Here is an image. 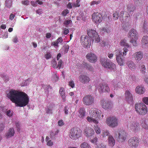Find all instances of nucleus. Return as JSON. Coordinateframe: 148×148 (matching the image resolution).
<instances>
[{
  "mask_svg": "<svg viewBox=\"0 0 148 148\" xmlns=\"http://www.w3.org/2000/svg\"><path fill=\"white\" fill-rule=\"evenodd\" d=\"M52 56L51 53L50 52H47L46 54L45 55V57L47 60L51 58Z\"/></svg>",
  "mask_w": 148,
  "mask_h": 148,
  "instance_id": "nucleus-41",
  "label": "nucleus"
},
{
  "mask_svg": "<svg viewBox=\"0 0 148 148\" xmlns=\"http://www.w3.org/2000/svg\"><path fill=\"white\" fill-rule=\"evenodd\" d=\"M126 64L129 68L131 70H134L136 68L135 64L132 60L127 61L126 62Z\"/></svg>",
  "mask_w": 148,
  "mask_h": 148,
  "instance_id": "nucleus-25",
  "label": "nucleus"
},
{
  "mask_svg": "<svg viewBox=\"0 0 148 148\" xmlns=\"http://www.w3.org/2000/svg\"><path fill=\"white\" fill-rule=\"evenodd\" d=\"M105 83H100L96 87V88L98 90L100 93H102L104 92V84Z\"/></svg>",
  "mask_w": 148,
  "mask_h": 148,
  "instance_id": "nucleus-29",
  "label": "nucleus"
},
{
  "mask_svg": "<svg viewBox=\"0 0 148 148\" xmlns=\"http://www.w3.org/2000/svg\"><path fill=\"white\" fill-rule=\"evenodd\" d=\"M136 92L138 94H143L145 92V88L142 86H137L135 89Z\"/></svg>",
  "mask_w": 148,
  "mask_h": 148,
  "instance_id": "nucleus-26",
  "label": "nucleus"
},
{
  "mask_svg": "<svg viewBox=\"0 0 148 148\" xmlns=\"http://www.w3.org/2000/svg\"><path fill=\"white\" fill-rule=\"evenodd\" d=\"M7 97L12 102L16 104L17 106L20 107L25 106L29 101L28 95L23 92L11 90L7 94Z\"/></svg>",
  "mask_w": 148,
  "mask_h": 148,
  "instance_id": "nucleus-1",
  "label": "nucleus"
},
{
  "mask_svg": "<svg viewBox=\"0 0 148 148\" xmlns=\"http://www.w3.org/2000/svg\"><path fill=\"white\" fill-rule=\"evenodd\" d=\"M82 135L81 130L77 128H73L71 129L69 134V137L73 140L78 139Z\"/></svg>",
  "mask_w": 148,
  "mask_h": 148,
  "instance_id": "nucleus-6",
  "label": "nucleus"
},
{
  "mask_svg": "<svg viewBox=\"0 0 148 148\" xmlns=\"http://www.w3.org/2000/svg\"><path fill=\"white\" fill-rule=\"evenodd\" d=\"M108 145L113 147L115 144V140L113 137L111 135H109L108 138Z\"/></svg>",
  "mask_w": 148,
  "mask_h": 148,
  "instance_id": "nucleus-28",
  "label": "nucleus"
},
{
  "mask_svg": "<svg viewBox=\"0 0 148 148\" xmlns=\"http://www.w3.org/2000/svg\"><path fill=\"white\" fill-rule=\"evenodd\" d=\"M143 102L145 104L148 105V97H144L142 99Z\"/></svg>",
  "mask_w": 148,
  "mask_h": 148,
  "instance_id": "nucleus-53",
  "label": "nucleus"
},
{
  "mask_svg": "<svg viewBox=\"0 0 148 148\" xmlns=\"http://www.w3.org/2000/svg\"><path fill=\"white\" fill-rule=\"evenodd\" d=\"M101 62L103 66L109 70L114 71L116 69V65L112 62L107 60L105 61L104 59H101Z\"/></svg>",
  "mask_w": 148,
  "mask_h": 148,
  "instance_id": "nucleus-9",
  "label": "nucleus"
},
{
  "mask_svg": "<svg viewBox=\"0 0 148 148\" xmlns=\"http://www.w3.org/2000/svg\"><path fill=\"white\" fill-rule=\"evenodd\" d=\"M84 65V67L88 69L90 71L92 70V67L89 64H88L86 63H85Z\"/></svg>",
  "mask_w": 148,
  "mask_h": 148,
  "instance_id": "nucleus-39",
  "label": "nucleus"
},
{
  "mask_svg": "<svg viewBox=\"0 0 148 148\" xmlns=\"http://www.w3.org/2000/svg\"><path fill=\"white\" fill-rule=\"evenodd\" d=\"M51 64L52 66L54 69L58 68V66L57 65V63L56 61L55 60L53 59L52 60L51 62Z\"/></svg>",
  "mask_w": 148,
  "mask_h": 148,
  "instance_id": "nucleus-42",
  "label": "nucleus"
},
{
  "mask_svg": "<svg viewBox=\"0 0 148 148\" xmlns=\"http://www.w3.org/2000/svg\"><path fill=\"white\" fill-rule=\"evenodd\" d=\"M29 3V1L28 0H26L23 1L22 2V4L25 5H28Z\"/></svg>",
  "mask_w": 148,
  "mask_h": 148,
  "instance_id": "nucleus-59",
  "label": "nucleus"
},
{
  "mask_svg": "<svg viewBox=\"0 0 148 148\" xmlns=\"http://www.w3.org/2000/svg\"><path fill=\"white\" fill-rule=\"evenodd\" d=\"M62 38L61 37H60L58 38L57 40V42L58 43H61L62 42Z\"/></svg>",
  "mask_w": 148,
  "mask_h": 148,
  "instance_id": "nucleus-62",
  "label": "nucleus"
},
{
  "mask_svg": "<svg viewBox=\"0 0 148 148\" xmlns=\"http://www.w3.org/2000/svg\"><path fill=\"white\" fill-rule=\"evenodd\" d=\"M141 71L143 73H144L146 72V68L144 65H142L141 66Z\"/></svg>",
  "mask_w": 148,
  "mask_h": 148,
  "instance_id": "nucleus-50",
  "label": "nucleus"
},
{
  "mask_svg": "<svg viewBox=\"0 0 148 148\" xmlns=\"http://www.w3.org/2000/svg\"><path fill=\"white\" fill-rule=\"evenodd\" d=\"M128 36V37L130 38V42L133 44L134 46H136L138 35L136 30L133 29H132L129 31Z\"/></svg>",
  "mask_w": 148,
  "mask_h": 148,
  "instance_id": "nucleus-5",
  "label": "nucleus"
},
{
  "mask_svg": "<svg viewBox=\"0 0 148 148\" xmlns=\"http://www.w3.org/2000/svg\"><path fill=\"white\" fill-rule=\"evenodd\" d=\"M109 132L107 130H105L102 132V136L104 138L108 135L109 136Z\"/></svg>",
  "mask_w": 148,
  "mask_h": 148,
  "instance_id": "nucleus-45",
  "label": "nucleus"
},
{
  "mask_svg": "<svg viewBox=\"0 0 148 148\" xmlns=\"http://www.w3.org/2000/svg\"><path fill=\"white\" fill-rule=\"evenodd\" d=\"M143 30L145 33L148 34V29L147 28V23L145 21L143 24Z\"/></svg>",
  "mask_w": 148,
  "mask_h": 148,
  "instance_id": "nucleus-34",
  "label": "nucleus"
},
{
  "mask_svg": "<svg viewBox=\"0 0 148 148\" xmlns=\"http://www.w3.org/2000/svg\"><path fill=\"white\" fill-rule=\"evenodd\" d=\"M141 43L143 48H146L148 46V37L146 36H144L142 38Z\"/></svg>",
  "mask_w": 148,
  "mask_h": 148,
  "instance_id": "nucleus-24",
  "label": "nucleus"
},
{
  "mask_svg": "<svg viewBox=\"0 0 148 148\" xmlns=\"http://www.w3.org/2000/svg\"><path fill=\"white\" fill-rule=\"evenodd\" d=\"M135 109L136 111L140 115H145L147 112L146 105L143 103L136 104Z\"/></svg>",
  "mask_w": 148,
  "mask_h": 148,
  "instance_id": "nucleus-4",
  "label": "nucleus"
},
{
  "mask_svg": "<svg viewBox=\"0 0 148 148\" xmlns=\"http://www.w3.org/2000/svg\"><path fill=\"white\" fill-rule=\"evenodd\" d=\"M141 125L145 129L148 130V120L143 121L141 123Z\"/></svg>",
  "mask_w": 148,
  "mask_h": 148,
  "instance_id": "nucleus-33",
  "label": "nucleus"
},
{
  "mask_svg": "<svg viewBox=\"0 0 148 148\" xmlns=\"http://www.w3.org/2000/svg\"><path fill=\"white\" fill-rule=\"evenodd\" d=\"M104 85V92L109 93L110 91V89L108 86V85L107 84L105 83Z\"/></svg>",
  "mask_w": 148,
  "mask_h": 148,
  "instance_id": "nucleus-40",
  "label": "nucleus"
},
{
  "mask_svg": "<svg viewBox=\"0 0 148 148\" xmlns=\"http://www.w3.org/2000/svg\"><path fill=\"white\" fill-rule=\"evenodd\" d=\"M119 17V19L121 20L122 23L128 21L130 18L129 14L126 11H121Z\"/></svg>",
  "mask_w": 148,
  "mask_h": 148,
  "instance_id": "nucleus-14",
  "label": "nucleus"
},
{
  "mask_svg": "<svg viewBox=\"0 0 148 148\" xmlns=\"http://www.w3.org/2000/svg\"><path fill=\"white\" fill-rule=\"evenodd\" d=\"M59 93L63 100V101L64 102L66 101V96L64 88L63 87H60L59 90Z\"/></svg>",
  "mask_w": 148,
  "mask_h": 148,
  "instance_id": "nucleus-27",
  "label": "nucleus"
},
{
  "mask_svg": "<svg viewBox=\"0 0 148 148\" xmlns=\"http://www.w3.org/2000/svg\"><path fill=\"white\" fill-rule=\"evenodd\" d=\"M127 9L128 11L130 13L134 11L135 10V8L134 6H128L127 7Z\"/></svg>",
  "mask_w": 148,
  "mask_h": 148,
  "instance_id": "nucleus-46",
  "label": "nucleus"
},
{
  "mask_svg": "<svg viewBox=\"0 0 148 148\" xmlns=\"http://www.w3.org/2000/svg\"><path fill=\"white\" fill-rule=\"evenodd\" d=\"M98 138L96 137H95L93 139L91 140L90 141L92 143H96L97 140Z\"/></svg>",
  "mask_w": 148,
  "mask_h": 148,
  "instance_id": "nucleus-58",
  "label": "nucleus"
},
{
  "mask_svg": "<svg viewBox=\"0 0 148 148\" xmlns=\"http://www.w3.org/2000/svg\"><path fill=\"white\" fill-rule=\"evenodd\" d=\"M63 62L61 60H59L58 62V65H57L58 68H59V69H60L62 66Z\"/></svg>",
  "mask_w": 148,
  "mask_h": 148,
  "instance_id": "nucleus-52",
  "label": "nucleus"
},
{
  "mask_svg": "<svg viewBox=\"0 0 148 148\" xmlns=\"http://www.w3.org/2000/svg\"><path fill=\"white\" fill-rule=\"evenodd\" d=\"M90 116L86 118L87 121L89 123H93L95 124L99 123L98 121L101 119V113L96 108H92L89 112Z\"/></svg>",
  "mask_w": 148,
  "mask_h": 148,
  "instance_id": "nucleus-2",
  "label": "nucleus"
},
{
  "mask_svg": "<svg viewBox=\"0 0 148 148\" xmlns=\"http://www.w3.org/2000/svg\"><path fill=\"white\" fill-rule=\"evenodd\" d=\"M128 51V49L125 47L123 48V52L119 50H115L116 60L118 64L120 65L123 66L124 65V60L123 56H125Z\"/></svg>",
  "mask_w": 148,
  "mask_h": 148,
  "instance_id": "nucleus-3",
  "label": "nucleus"
},
{
  "mask_svg": "<svg viewBox=\"0 0 148 148\" xmlns=\"http://www.w3.org/2000/svg\"><path fill=\"white\" fill-rule=\"evenodd\" d=\"M78 79L80 82L84 84H87L90 81V78L84 74L79 75L78 77Z\"/></svg>",
  "mask_w": 148,
  "mask_h": 148,
  "instance_id": "nucleus-19",
  "label": "nucleus"
},
{
  "mask_svg": "<svg viewBox=\"0 0 148 148\" xmlns=\"http://www.w3.org/2000/svg\"><path fill=\"white\" fill-rule=\"evenodd\" d=\"M86 112L84 108H80L79 111L78 116L82 119H83L85 116Z\"/></svg>",
  "mask_w": 148,
  "mask_h": 148,
  "instance_id": "nucleus-31",
  "label": "nucleus"
},
{
  "mask_svg": "<svg viewBox=\"0 0 148 148\" xmlns=\"http://www.w3.org/2000/svg\"><path fill=\"white\" fill-rule=\"evenodd\" d=\"M5 126L4 124L1 123L0 124V132L2 131L4 129Z\"/></svg>",
  "mask_w": 148,
  "mask_h": 148,
  "instance_id": "nucleus-60",
  "label": "nucleus"
},
{
  "mask_svg": "<svg viewBox=\"0 0 148 148\" xmlns=\"http://www.w3.org/2000/svg\"><path fill=\"white\" fill-rule=\"evenodd\" d=\"M80 40L82 45L84 47L88 48L90 46V38L87 36H82L80 37Z\"/></svg>",
  "mask_w": 148,
  "mask_h": 148,
  "instance_id": "nucleus-12",
  "label": "nucleus"
},
{
  "mask_svg": "<svg viewBox=\"0 0 148 148\" xmlns=\"http://www.w3.org/2000/svg\"><path fill=\"white\" fill-rule=\"evenodd\" d=\"M80 2V0H77L76 1V3H73V6L76 7H79L80 5V4H79Z\"/></svg>",
  "mask_w": 148,
  "mask_h": 148,
  "instance_id": "nucleus-48",
  "label": "nucleus"
},
{
  "mask_svg": "<svg viewBox=\"0 0 148 148\" xmlns=\"http://www.w3.org/2000/svg\"><path fill=\"white\" fill-rule=\"evenodd\" d=\"M94 129L96 133L97 134H99L101 133V130L100 128L97 125H96L94 126Z\"/></svg>",
  "mask_w": 148,
  "mask_h": 148,
  "instance_id": "nucleus-44",
  "label": "nucleus"
},
{
  "mask_svg": "<svg viewBox=\"0 0 148 148\" xmlns=\"http://www.w3.org/2000/svg\"><path fill=\"white\" fill-rule=\"evenodd\" d=\"M128 128L131 129L135 132H137L140 130V125L137 121H132L127 125Z\"/></svg>",
  "mask_w": 148,
  "mask_h": 148,
  "instance_id": "nucleus-10",
  "label": "nucleus"
},
{
  "mask_svg": "<svg viewBox=\"0 0 148 148\" xmlns=\"http://www.w3.org/2000/svg\"><path fill=\"white\" fill-rule=\"evenodd\" d=\"M69 85L72 88H73L75 86V84L74 82L73 81H70L69 83Z\"/></svg>",
  "mask_w": 148,
  "mask_h": 148,
  "instance_id": "nucleus-56",
  "label": "nucleus"
},
{
  "mask_svg": "<svg viewBox=\"0 0 148 148\" xmlns=\"http://www.w3.org/2000/svg\"><path fill=\"white\" fill-rule=\"evenodd\" d=\"M86 58L90 62L95 63L97 60L96 56L92 52L88 53L86 56Z\"/></svg>",
  "mask_w": 148,
  "mask_h": 148,
  "instance_id": "nucleus-18",
  "label": "nucleus"
},
{
  "mask_svg": "<svg viewBox=\"0 0 148 148\" xmlns=\"http://www.w3.org/2000/svg\"><path fill=\"white\" fill-rule=\"evenodd\" d=\"M97 148H106L105 145L103 144H100L97 146Z\"/></svg>",
  "mask_w": 148,
  "mask_h": 148,
  "instance_id": "nucleus-61",
  "label": "nucleus"
},
{
  "mask_svg": "<svg viewBox=\"0 0 148 148\" xmlns=\"http://www.w3.org/2000/svg\"><path fill=\"white\" fill-rule=\"evenodd\" d=\"M101 105L102 108L105 109H110L112 107V104L110 101L104 100L101 101Z\"/></svg>",
  "mask_w": 148,
  "mask_h": 148,
  "instance_id": "nucleus-22",
  "label": "nucleus"
},
{
  "mask_svg": "<svg viewBox=\"0 0 148 148\" xmlns=\"http://www.w3.org/2000/svg\"><path fill=\"white\" fill-rule=\"evenodd\" d=\"M102 31L104 32H106L108 33L110 32V30L108 28L103 27L102 28Z\"/></svg>",
  "mask_w": 148,
  "mask_h": 148,
  "instance_id": "nucleus-57",
  "label": "nucleus"
},
{
  "mask_svg": "<svg viewBox=\"0 0 148 148\" xmlns=\"http://www.w3.org/2000/svg\"><path fill=\"white\" fill-rule=\"evenodd\" d=\"M106 122L108 126L112 128L117 127L119 124L118 118L114 116L107 118L106 120Z\"/></svg>",
  "mask_w": 148,
  "mask_h": 148,
  "instance_id": "nucleus-7",
  "label": "nucleus"
},
{
  "mask_svg": "<svg viewBox=\"0 0 148 148\" xmlns=\"http://www.w3.org/2000/svg\"><path fill=\"white\" fill-rule=\"evenodd\" d=\"M72 22L71 20H66L64 21V24L65 27H67V25H69Z\"/></svg>",
  "mask_w": 148,
  "mask_h": 148,
  "instance_id": "nucleus-54",
  "label": "nucleus"
},
{
  "mask_svg": "<svg viewBox=\"0 0 148 148\" xmlns=\"http://www.w3.org/2000/svg\"><path fill=\"white\" fill-rule=\"evenodd\" d=\"M69 12V10L67 9H65L63 11L62 13V15L64 16H65L68 14Z\"/></svg>",
  "mask_w": 148,
  "mask_h": 148,
  "instance_id": "nucleus-49",
  "label": "nucleus"
},
{
  "mask_svg": "<svg viewBox=\"0 0 148 148\" xmlns=\"http://www.w3.org/2000/svg\"><path fill=\"white\" fill-rule=\"evenodd\" d=\"M112 82L113 85L114 90H117L119 88H120L123 86V84L120 81L113 80Z\"/></svg>",
  "mask_w": 148,
  "mask_h": 148,
  "instance_id": "nucleus-21",
  "label": "nucleus"
},
{
  "mask_svg": "<svg viewBox=\"0 0 148 148\" xmlns=\"http://www.w3.org/2000/svg\"><path fill=\"white\" fill-rule=\"evenodd\" d=\"M84 135L89 138L92 136L95 133L94 129L90 127H86L83 131Z\"/></svg>",
  "mask_w": 148,
  "mask_h": 148,
  "instance_id": "nucleus-17",
  "label": "nucleus"
},
{
  "mask_svg": "<svg viewBox=\"0 0 148 148\" xmlns=\"http://www.w3.org/2000/svg\"><path fill=\"white\" fill-rule=\"evenodd\" d=\"M143 54L142 52L139 51L134 53L133 55V56L135 60L139 61L141 60L142 58Z\"/></svg>",
  "mask_w": 148,
  "mask_h": 148,
  "instance_id": "nucleus-23",
  "label": "nucleus"
},
{
  "mask_svg": "<svg viewBox=\"0 0 148 148\" xmlns=\"http://www.w3.org/2000/svg\"><path fill=\"white\" fill-rule=\"evenodd\" d=\"M12 0H6L5 1V6L9 8H10L12 5Z\"/></svg>",
  "mask_w": 148,
  "mask_h": 148,
  "instance_id": "nucleus-38",
  "label": "nucleus"
},
{
  "mask_svg": "<svg viewBox=\"0 0 148 148\" xmlns=\"http://www.w3.org/2000/svg\"><path fill=\"white\" fill-rule=\"evenodd\" d=\"M113 15L114 20H116L119 17V13L115 12L113 14Z\"/></svg>",
  "mask_w": 148,
  "mask_h": 148,
  "instance_id": "nucleus-47",
  "label": "nucleus"
},
{
  "mask_svg": "<svg viewBox=\"0 0 148 148\" xmlns=\"http://www.w3.org/2000/svg\"><path fill=\"white\" fill-rule=\"evenodd\" d=\"M125 100L128 102H132L133 101V97L131 92L129 90H127L125 93Z\"/></svg>",
  "mask_w": 148,
  "mask_h": 148,
  "instance_id": "nucleus-20",
  "label": "nucleus"
},
{
  "mask_svg": "<svg viewBox=\"0 0 148 148\" xmlns=\"http://www.w3.org/2000/svg\"><path fill=\"white\" fill-rule=\"evenodd\" d=\"M138 138L136 137L130 138L128 141V144L132 148H136L139 143Z\"/></svg>",
  "mask_w": 148,
  "mask_h": 148,
  "instance_id": "nucleus-13",
  "label": "nucleus"
},
{
  "mask_svg": "<svg viewBox=\"0 0 148 148\" xmlns=\"http://www.w3.org/2000/svg\"><path fill=\"white\" fill-rule=\"evenodd\" d=\"M6 114L8 116H11L13 115V111L10 110H8L6 112Z\"/></svg>",
  "mask_w": 148,
  "mask_h": 148,
  "instance_id": "nucleus-51",
  "label": "nucleus"
},
{
  "mask_svg": "<svg viewBox=\"0 0 148 148\" xmlns=\"http://www.w3.org/2000/svg\"><path fill=\"white\" fill-rule=\"evenodd\" d=\"M92 20L96 23H101L103 19L102 15L98 12L94 13L92 15Z\"/></svg>",
  "mask_w": 148,
  "mask_h": 148,
  "instance_id": "nucleus-16",
  "label": "nucleus"
},
{
  "mask_svg": "<svg viewBox=\"0 0 148 148\" xmlns=\"http://www.w3.org/2000/svg\"><path fill=\"white\" fill-rule=\"evenodd\" d=\"M64 123L62 120H60L58 121V125L60 126H62L64 125Z\"/></svg>",
  "mask_w": 148,
  "mask_h": 148,
  "instance_id": "nucleus-64",
  "label": "nucleus"
},
{
  "mask_svg": "<svg viewBox=\"0 0 148 148\" xmlns=\"http://www.w3.org/2000/svg\"><path fill=\"white\" fill-rule=\"evenodd\" d=\"M14 129L13 128H10L6 134L5 136L7 138L11 137L14 135Z\"/></svg>",
  "mask_w": 148,
  "mask_h": 148,
  "instance_id": "nucleus-30",
  "label": "nucleus"
},
{
  "mask_svg": "<svg viewBox=\"0 0 148 148\" xmlns=\"http://www.w3.org/2000/svg\"><path fill=\"white\" fill-rule=\"evenodd\" d=\"M36 12L39 15L41 14L42 13V10L41 9H39L36 11Z\"/></svg>",
  "mask_w": 148,
  "mask_h": 148,
  "instance_id": "nucleus-63",
  "label": "nucleus"
},
{
  "mask_svg": "<svg viewBox=\"0 0 148 148\" xmlns=\"http://www.w3.org/2000/svg\"><path fill=\"white\" fill-rule=\"evenodd\" d=\"M116 137L117 138V140L119 142H124L127 138V134L124 130H120L115 132Z\"/></svg>",
  "mask_w": 148,
  "mask_h": 148,
  "instance_id": "nucleus-8",
  "label": "nucleus"
},
{
  "mask_svg": "<svg viewBox=\"0 0 148 148\" xmlns=\"http://www.w3.org/2000/svg\"><path fill=\"white\" fill-rule=\"evenodd\" d=\"M101 2V0H98L97 1H91L90 4V5L93 6L95 5H97L100 4Z\"/></svg>",
  "mask_w": 148,
  "mask_h": 148,
  "instance_id": "nucleus-43",
  "label": "nucleus"
},
{
  "mask_svg": "<svg viewBox=\"0 0 148 148\" xmlns=\"http://www.w3.org/2000/svg\"><path fill=\"white\" fill-rule=\"evenodd\" d=\"M88 36L92 39V41L95 40V42L98 43L100 40V38L96 32L92 29H89L87 31Z\"/></svg>",
  "mask_w": 148,
  "mask_h": 148,
  "instance_id": "nucleus-11",
  "label": "nucleus"
},
{
  "mask_svg": "<svg viewBox=\"0 0 148 148\" xmlns=\"http://www.w3.org/2000/svg\"><path fill=\"white\" fill-rule=\"evenodd\" d=\"M120 45L122 46L126 47H127L130 48V46L127 43V40L125 39L121 40L120 42Z\"/></svg>",
  "mask_w": 148,
  "mask_h": 148,
  "instance_id": "nucleus-32",
  "label": "nucleus"
},
{
  "mask_svg": "<svg viewBox=\"0 0 148 148\" xmlns=\"http://www.w3.org/2000/svg\"><path fill=\"white\" fill-rule=\"evenodd\" d=\"M63 30H64L63 32V34H64L66 35L67 34L69 33V31L68 29L65 28H64Z\"/></svg>",
  "mask_w": 148,
  "mask_h": 148,
  "instance_id": "nucleus-55",
  "label": "nucleus"
},
{
  "mask_svg": "<svg viewBox=\"0 0 148 148\" xmlns=\"http://www.w3.org/2000/svg\"><path fill=\"white\" fill-rule=\"evenodd\" d=\"M81 148H91L90 145L86 142L82 143L80 145Z\"/></svg>",
  "mask_w": 148,
  "mask_h": 148,
  "instance_id": "nucleus-37",
  "label": "nucleus"
},
{
  "mask_svg": "<svg viewBox=\"0 0 148 148\" xmlns=\"http://www.w3.org/2000/svg\"><path fill=\"white\" fill-rule=\"evenodd\" d=\"M45 141L47 142V145L48 146H51L53 144V142L49 139V138L47 136L46 138Z\"/></svg>",
  "mask_w": 148,
  "mask_h": 148,
  "instance_id": "nucleus-35",
  "label": "nucleus"
},
{
  "mask_svg": "<svg viewBox=\"0 0 148 148\" xmlns=\"http://www.w3.org/2000/svg\"><path fill=\"white\" fill-rule=\"evenodd\" d=\"M52 106H50L47 107V108L45 109L46 113L48 114H52Z\"/></svg>",
  "mask_w": 148,
  "mask_h": 148,
  "instance_id": "nucleus-36",
  "label": "nucleus"
},
{
  "mask_svg": "<svg viewBox=\"0 0 148 148\" xmlns=\"http://www.w3.org/2000/svg\"><path fill=\"white\" fill-rule=\"evenodd\" d=\"M83 102L85 105L89 106L94 102V98L92 96L88 95L85 96L83 99Z\"/></svg>",
  "mask_w": 148,
  "mask_h": 148,
  "instance_id": "nucleus-15",
  "label": "nucleus"
}]
</instances>
